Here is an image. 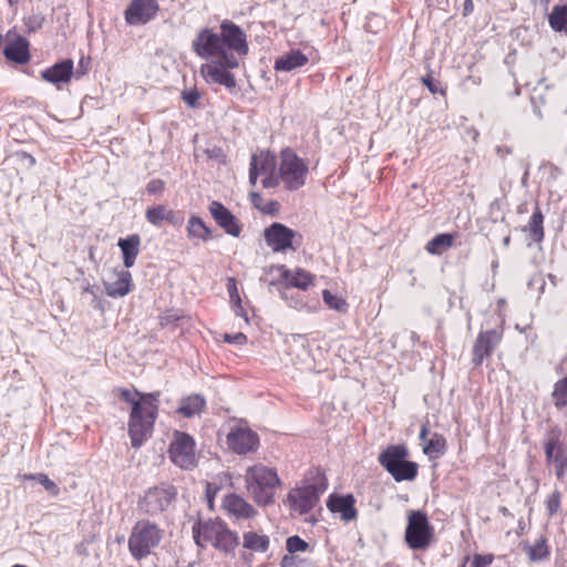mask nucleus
<instances>
[{
    "label": "nucleus",
    "instance_id": "35",
    "mask_svg": "<svg viewBox=\"0 0 567 567\" xmlns=\"http://www.w3.org/2000/svg\"><path fill=\"white\" fill-rule=\"evenodd\" d=\"M244 547L254 551L265 553L269 548V537L267 535H258L255 532L244 534Z\"/></svg>",
    "mask_w": 567,
    "mask_h": 567
},
{
    "label": "nucleus",
    "instance_id": "46",
    "mask_svg": "<svg viewBox=\"0 0 567 567\" xmlns=\"http://www.w3.org/2000/svg\"><path fill=\"white\" fill-rule=\"evenodd\" d=\"M166 184L163 179L154 178L146 184L145 190L148 195L162 196Z\"/></svg>",
    "mask_w": 567,
    "mask_h": 567
},
{
    "label": "nucleus",
    "instance_id": "39",
    "mask_svg": "<svg viewBox=\"0 0 567 567\" xmlns=\"http://www.w3.org/2000/svg\"><path fill=\"white\" fill-rule=\"evenodd\" d=\"M168 207L166 205H156L145 210V219L155 227H161L166 220Z\"/></svg>",
    "mask_w": 567,
    "mask_h": 567
},
{
    "label": "nucleus",
    "instance_id": "2",
    "mask_svg": "<svg viewBox=\"0 0 567 567\" xmlns=\"http://www.w3.org/2000/svg\"><path fill=\"white\" fill-rule=\"evenodd\" d=\"M246 487L254 501L261 506L274 503L276 487L280 484L277 472L262 464L246 470Z\"/></svg>",
    "mask_w": 567,
    "mask_h": 567
},
{
    "label": "nucleus",
    "instance_id": "22",
    "mask_svg": "<svg viewBox=\"0 0 567 567\" xmlns=\"http://www.w3.org/2000/svg\"><path fill=\"white\" fill-rule=\"evenodd\" d=\"M73 74V61L70 59L55 63L41 72V78L53 84L66 83Z\"/></svg>",
    "mask_w": 567,
    "mask_h": 567
},
{
    "label": "nucleus",
    "instance_id": "55",
    "mask_svg": "<svg viewBox=\"0 0 567 567\" xmlns=\"http://www.w3.org/2000/svg\"><path fill=\"white\" fill-rule=\"evenodd\" d=\"M178 319H179V317L176 313L168 311L159 318V323H161V326L164 327V326H167L168 323L174 322Z\"/></svg>",
    "mask_w": 567,
    "mask_h": 567
},
{
    "label": "nucleus",
    "instance_id": "59",
    "mask_svg": "<svg viewBox=\"0 0 567 567\" xmlns=\"http://www.w3.org/2000/svg\"><path fill=\"white\" fill-rule=\"evenodd\" d=\"M18 155H19L23 161H25V162H27V165H28L29 167H31V166H33V165L35 164V158H34L32 155L27 154V153H24V152H23V153H20V154H18Z\"/></svg>",
    "mask_w": 567,
    "mask_h": 567
},
{
    "label": "nucleus",
    "instance_id": "64",
    "mask_svg": "<svg viewBox=\"0 0 567 567\" xmlns=\"http://www.w3.org/2000/svg\"><path fill=\"white\" fill-rule=\"evenodd\" d=\"M229 298H230L231 307H235V306L239 307V305H241V299H240L239 293L237 295V297H229Z\"/></svg>",
    "mask_w": 567,
    "mask_h": 567
},
{
    "label": "nucleus",
    "instance_id": "36",
    "mask_svg": "<svg viewBox=\"0 0 567 567\" xmlns=\"http://www.w3.org/2000/svg\"><path fill=\"white\" fill-rule=\"evenodd\" d=\"M446 442L443 435L435 433L423 444V452L431 458H436L445 453Z\"/></svg>",
    "mask_w": 567,
    "mask_h": 567
},
{
    "label": "nucleus",
    "instance_id": "31",
    "mask_svg": "<svg viewBox=\"0 0 567 567\" xmlns=\"http://www.w3.org/2000/svg\"><path fill=\"white\" fill-rule=\"evenodd\" d=\"M455 237L456 234H439L427 241L425 249L431 255H442L453 246Z\"/></svg>",
    "mask_w": 567,
    "mask_h": 567
},
{
    "label": "nucleus",
    "instance_id": "24",
    "mask_svg": "<svg viewBox=\"0 0 567 567\" xmlns=\"http://www.w3.org/2000/svg\"><path fill=\"white\" fill-rule=\"evenodd\" d=\"M281 277L288 281L289 287L287 289L291 288H299L302 290H307L310 286L313 285L315 276L310 274L309 271L297 268L295 271H291L289 269H286L284 266Z\"/></svg>",
    "mask_w": 567,
    "mask_h": 567
},
{
    "label": "nucleus",
    "instance_id": "37",
    "mask_svg": "<svg viewBox=\"0 0 567 567\" xmlns=\"http://www.w3.org/2000/svg\"><path fill=\"white\" fill-rule=\"evenodd\" d=\"M419 465L415 462L405 460L399 467L391 473L396 482L413 481L417 475Z\"/></svg>",
    "mask_w": 567,
    "mask_h": 567
},
{
    "label": "nucleus",
    "instance_id": "34",
    "mask_svg": "<svg viewBox=\"0 0 567 567\" xmlns=\"http://www.w3.org/2000/svg\"><path fill=\"white\" fill-rule=\"evenodd\" d=\"M239 545L238 534L231 532L224 525L223 530H220L216 542L214 543V547L224 550L231 551Z\"/></svg>",
    "mask_w": 567,
    "mask_h": 567
},
{
    "label": "nucleus",
    "instance_id": "33",
    "mask_svg": "<svg viewBox=\"0 0 567 567\" xmlns=\"http://www.w3.org/2000/svg\"><path fill=\"white\" fill-rule=\"evenodd\" d=\"M523 550L527 554L529 560L533 563L546 559L550 554L547 546V539L545 537L537 539L534 545L525 543L523 545Z\"/></svg>",
    "mask_w": 567,
    "mask_h": 567
},
{
    "label": "nucleus",
    "instance_id": "57",
    "mask_svg": "<svg viewBox=\"0 0 567 567\" xmlns=\"http://www.w3.org/2000/svg\"><path fill=\"white\" fill-rule=\"evenodd\" d=\"M258 173H257V168H256V165L252 164L250 165L249 167V183L255 186L256 183H257V178H258Z\"/></svg>",
    "mask_w": 567,
    "mask_h": 567
},
{
    "label": "nucleus",
    "instance_id": "52",
    "mask_svg": "<svg viewBox=\"0 0 567 567\" xmlns=\"http://www.w3.org/2000/svg\"><path fill=\"white\" fill-rule=\"evenodd\" d=\"M224 341L234 344H245L247 342V337L241 332L235 334H225Z\"/></svg>",
    "mask_w": 567,
    "mask_h": 567
},
{
    "label": "nucleus",
    "instance_id": "28",
    "mask_svg": "<svg viewBox=\"0 0 567 567\" xmlns=\"http://www.w3.org/2000/svg\"><path fill=\"white\" fill-rule=\"evenodd\" d=\"M205 408L206 400L203 395L190 394L181 400L177 413L182 414L184 417L189 419L195 415H199L205 410Z\"/></svg>",
    "mask_w": 567,
    "mask_h": 567
},
{
    "label": "nucleus",
    "instance_id": "58",
    "mask_svg": "<svg viewBox=\"0 0 567 567\" xmlns=\"http://www.w3.org/2000/svg\"><path fill=\"white\" fill-rule=\"evenodd\" d=\"M233 310L236 313V316L243 317L245 319L246 323L249 322L248 316H247L243 305H239V307L238 306L233 307Z\"/></svg>",
    "mask_w": 567,
    "mask_h": 567
},
{
    "label": "nucleus",
    "instance_id": "47",
    "mask_svg": "<svg viewBox=\"0 0 567 567\" xmlns=\"http://www.w3.org/2000/svg\"><path fill=\"white\" fill-rule=\"evenodd\" d=\"M422 83L429 89V91L433 94L440 93L445 94V91L441 87V83L434 80L432 76H423L421 79Z\"/></svg>",
    "mask_w": 567,
    "mask_h": 567
},
{
    "label": "nucleus",
    "instance_id": "17",
    "mask_svg": "<svg viewBox=\"0 0 567 567\" xmlns=\"http://www.w3.org/2000/svg\"><path fill=\"white\" fill-rule=\"evenodd\" d=\"M545 455L548 463L555 466L557 478H561L567 467V455L559 444L558 434L551 433L545 442Z\"/></svg>",
    "mask_w": 567,
    "mask_h": 567
},
{
    "label": "nucleus",
    "instance_id": "27",
    "mask_svg": "<svg viewBox=\"0 0 567 567\" xmlns=\"http://www.w3.org/2000/svg\"><path fill=\"white\" fill-rule=\"evenodd\" d=\"M141 238L137 234L121 238L118 240V247L123 254V264L126 268H131L136 260L140 252Z\"/></svg>",
    "mask_w": 567,
    "mask_h": 567
},
{
    "label": "nucleus",
    "instance_id": "63",
    "mask_svg": "<svg viewBox=\"0 0 567 567\" xmlns=\"http://www.w3.org/2000/svg\"><path fill=\"white\" fill-rule=\"evenodd\" d=\"M76 551L80 554V555H87V550H86V547L84 545V543H81L76 546Z\"/></svg>",
    "mask_w": 567,
    "mask_h": 567
},
{
    "label": "nucleus",
    "instance_id": "40",
    "mask_svg": "<svg viewBox=\"0 0 567 567\" xmlns=\"http://www.w3.org/2000/svg\"><path fill=\"white\" fill-rule=\"evenodd\" d=\"M24 480H35L39 484H41L44 489L51 495V496H58L60 494V487L49 478V476L44 473H37V474H25L23 476Z\"/></svg>",
    "mask_w": 567,
    "mask_h": 567
},
{
    "label": "nucleus",
    "instance_id": "51",
    "mask_svg": "<svg viewBox=\"0 0 567 567\" xmlns=\"http://www.w3.org/2000/svg\"><path fill=\"white\" fill-rule=\"evenodd\" d=\"M249 197H250V202L252 204V206L255 208H257L258 210L265 213V214H272V210L271 209H266V207H262V196L257 193V192H251L249 194Z\"/></svg>",
    "mask_w": 567,
    "mask_h": 567
},
{
    "label": "nucleus",
    "instance_id": "42",
    "mask_svg": "<svg viewBox=\"0 0 567 567\" xmlns=\"http://www.w3.org/2000/svg\"><path fill=\"white\" fill-rule=\"evenodd\" d=\"M554 403L557 408L567 406V375L557 381L553 391Z\"/></svg>",
    "mask_w": 567,
    "mask_h": 567
},
{
    "label": "nucleus",
    "instance_id": "20",
    "mask_svg": "<svg viewBox=\"0 0 567 567\" xmlns=\"http://www.w3.org/2000/svg\"><path fill=\"white\" fill-rule=\"evenodd\" d=\"M29 48L30 43L24 37L16 35L7 41L3 48V55L11 62L25 64L31 58Z\"/></svg>",
    "mask_w": 567,
    "mask_h": 567
},
{
    "label": "nucleus",
    "instance_id": "4",
    "mask_svg": "<svg viewBox=\"0 0 567 567\" xmlns=\"http://www.w3.org/2000/svg\"><path fill=\"white\" fill-rule=\"evenodd\" d=\"M278 172L285 188L295 192L306 185L309 167L308 163L292 148L285 147L279 154Z\"/></svg>",
    "mask_w": 567,
    "mask_h": 567
},
{
    "label": "nucleus",
    "instance_id": "25",
    "mask_svg": "<svg viewBox=\"0 0 567 567\" xmlns=\"http://www.w3.org/2000/svg\"><path fill=\"white\" fill-rule=\"evenodd\" d=\"M105 291L109 297L121 298L132 290V275L127 270L117 274V278L113 282H104Z\"/></svg>",
    "mask_w": 567,
    "mask_h": 567
},
{
    "label": "nucleus",
    "instance_id": "50",
    "mask_svg": "<svg viewBox=\"0 0 567 567\" xmlns=\"http://www.w3.org/2000/svg\"><path fill=\"white\" fill-rule=\"evenodd\" d=\"M492 561H493V555L476 554V555H474L470 567H486V566L491 565Z\"/></svg>",
    "mask_w": 567,
    "mask_h": 567
},
{
    "label": "nucleus",
    "instance_id": "1",
    "mask_svg": "<svg viewBox=\"0 0 567 567\" xmlns=\"http://www.w3.org/2000/svg\"><path fill=\"white\" fill-rule=\"evenodd\" d=\"M120 396L132 404L128 420V434L132 446L138 449L152 435L156 420V409L150 403L141 402V393L128 389H121Z\"/></svg>",
    "mask_w": 567,
    "mask_h": 567
},
{
    "label": "nucleus",
    "instance_id": "41",
    "mask_svg": "<svg viewBox=\"0 0 567 567\" xmlns=\"http://www.w3.org/2000/svg\"><path fill=\"white\" fill-rule=\"evenodd\" d=\"M322 299L330 309H333L340 313H346L348 311L347 301L343 298L333 295L328 289L322 291Z\"/></svg>",
    "mask_w": 567,
    "mask_h": 567
},
{
    "label": "nucleus",
    "instance_id": "7",
    "mask_svg": "<svg viewBox=\"0 0 567 567\" xmlns=\"http://www.w3.org/2000/svg\"><path fill=\"white\" fill-rule=\"evenodd\" d=\"M434 536V528L430 524L427 515L422 511H410L404 539L413 550L425 549L430 546Z\"/></svg>",
    "mask_w": 567,
    "mask_h": 567
},
{
    "label": "nucleus",
    "instance_id": "38",
    "mask_svg": "<svg viewBox=\"0 0 567 567\" xmlns=\"http://www.w3.org/2000/svg\"><path fill=\"white\" fill-rule=\"evenodd\" d=\"M549 24L553 30L567 33V6H555L553 8Z\"/></svg>",
    "mask_w": 567,
    "mask_h": 567
},
{
    "label": "nucleus",
    "instance_id": "14",
    "mask_svg": "<svg viewBox=\"0 0 567 567\" xmlns=\"http://www.w3.org/2000/svg\"><path fill=\"white\" fill-rule=\"evenodd\" d=\"M296 231L284 224L274 223L265 230V240L274 251H284L292 248Z\"/></svg>",
    "mask_w": 567,
    "mask_h": 567
},
{
    "label": "nucleus",
    "instance_id": "18",
    "mask_svg": "<svg viewBox=\"0 0 567 567\" xmlns=\"http://www.w3.org/2000/svg\"><path fill=\"white\" fill-rule=\"evenodd\" d=\"M355 498L352 494H331L327 501V507L332 513H339L341 518L350 522L357 518L358 511L354 506Z\"/></svg>",
    "mask_w": 567,
    "mask_h": 567
},
{
    "label": "nucleus",
    "instance_id": "13",
    "mask_svg": "<svg viewBox=\"0 0 567 567\" xmlns=\"http://www.w3.org/2000/svg\"><path fill=\"white\" fill-rule=\"evenodd\" d=\"M159 10L157 0H132L124 11L130 25H142L153 20Z\"/></svg>",
    "mask_w": 567,
    "mask_h": 567
},
{
    "label": "nucleus",
    "instance_id": "8",
    "mask_svg": "<svg viewBox=\"0 0 567 567\" xmlns=\"http://www.w3.org/2000/svg\"><path fill=\"white\" fill-rule=\"evenodd\" d=\"M168 455L171 461L183 470H192L196 466L194 439L181 431H175L169 444Z\"/></svg>",
    "mask_w": 567,
    "mask_h": 567
},
{
    "label": "nucleus",
    "instance_id": "15",
    "mask_svg": "<svg viewBox=\"0 0 567 567\" xmlns=\"http://www.w3.org/2000/svg\"><path fill=\"white\" fill-rule=\"evenodd\" d=\"M228 70L231 69L224 63V60H215L200 68L202 74L208 82L217 83L233 90L236 87V80Z\"/></svg>",
    "mask_w": 567,
    "mask_h": 567
},
{
    "label": "nucleus",
    "instance_id": "53",
    "mask_svg": "<svg viewBox=\"0 0 567 567\" xmlns=\"http://www.w3.org/2000/svg\"><path fill=\"white\" fill-rule=\"evenodd\" d=\"M158 396H159V393L155 392V393H148V394H141L140 399H141V402H143L145 404L150 403L151 405H153L157 412L158 411V408H157Z\"/></svg>",
    "mask_w": 567,
    "mask_h": 567
},
{
    "label": "nucleus",
    "instance_id": "48",
    "mask_svg": "<svg viewBox=\"0 0 567 567\" xmlns=\"http://www.w3.org/2000/svg\"><path fill=\"white\" fill-rule=\"evenodd\" d=\"M200 97V94L197 90H185L182 92L183 101L190 107L196 106V102Z\"/></svg>",
    "mask_w": 567,
    "mask_h": 567
},
{
    "label": "nucleus",
    "instance_id": "45",
    "mask_svg": "<svg viewBox=\"0 0 567 567\" xmlns=\"http://www.w3.org/2000/svg\"><path fill=\"white\" fill-rule=\"evenodd\" d=\"M45 21L44 16L41 13L32 14L24 19V24L29 33L35 32L39 29L42 28L43 23Z\"/></svg>",
    "mask_w": 567,
    "mask_h": 567
},
{
    "label": "nucleus",
    "instance_id": "19",
    "mask_svg": "<svg viewBox=\"0 0 567 567\" xmlns=\"http://www.w3.org/2000/svg\"><path fill=\"white\" fill-rule=\"evenodd\" d=\"M224 525L225 524L220 520L196 522L193 526L195 543L199 547H205L208 543L214 545Z\"/></svg>",
    "mask_w": 567,
    "mask_h": 567
},
{
    "label": "nucleus",
    "instance_id": "54",
    "mask_svg": "<svg viewBox=\"0 0 567 567\" xmlns=\"http://www.w3.org/2000/svg\"><path fill=\"white\" fill-rule=\"evenodd\" d=\"M166 216L167 217L165 221L169 223L173 226H179L183 223V218H181L178 214L171 208L167 209Z\"/></svg>",
    "mask_w": 567,
    "mask_h": 567
},
{
    "label": "nucleus",
    "instance_id": "23",
    "mask_svg": "<svg viewBox=\"0 0 567 567\" xmlns=\"http://www.w3.org/2000/svg\"><path fill=\"white\" fill-rule=\"evenodd\" d=\"M224 508L236 518H250L256 515V509L243 497L229 494L224 498Z\"/></svg>",
    "mask_w": 567,
    "mask_h": 567
},
{
    "label": "nucleus",
    "instance_id": "32",
    "mask_svg": "<svg viewBox=\"0 0 567 567\" xmlns=\"http://www.w3.org/2000/svg\"><path fill=\"white\" fill-rule=\"evenodd\" d=\"M255 164L258 175L275 173L277 162L276 156L270 152H261L259 155L254 154L250 158V165Z\"/></svg>",
    "mask_w": 567,
    "mask_h": 567
},
{
    "label": "nucleus",
    "instance_id": "30",
    "mask_svg": "<svg viewBox=\"0 0 567 567\" xmlns=\"http://www.w3.org/2000/svg\"><path fill=\"white\" fill-rule=\"evenodd\" d=\"M523 231L528 234L532 243L539 244L543 241L544 231V215L537 206L535 212L532 214L526 226L523 227Z\"/></svg>",
    "mask_w": 567,
    "mask_h": 567
},
{
    "label": "nucleus",
    "instance_id": "10",
    "mask_svg": "<svg viewBox=\"0 0 567 567\" xmlns=\"http://www.w3.org/2000/svg\"><path fill=\"white\" fill-rule=\"evenodd\" d=\"M220 40L224 50L234 55L245 56L248 53L247 37L244 30L231 21L220 23Z\"/></svg>",
    "mask_w": 567,
    "mask_h": 567
},
{
    "label": "nucleus",
    "instance_id": "29",
    "mask_svg": "<svg viewBox=\"0 0 567 567\" xmlns=\"http://www.w3.org/2000/svg\"><path fill=\"white\" fill-rule=\"evenodd\" d=\"M187 237L197 245L199 241H208L213 238L212 230L198 216H192L187 223Z\"/></svg>",
    "mask_w": 567,
    "mask_h": 567
},
{
    "label": "nucleus",
    "instance_id": "60",
    "mask_svg": "<svg viewBox=\"0 0 567 567\" xmlns=\"http://www.w3.org/2000/svg\"><path fill=\"white\" fill-rule=\"evenodd\" d=\"M295 559L291 556L285 555L281 559L280 567H292Z\"/></svg>",
    "mask_w": 567,
    "mask_h": 567
},
{
    "label": "nucleus",
    "instance_id": "49",
    "mask_svg": "<svg viewBox=\"0 0 567 567\" xmlns=\"http://www.w3.org/2000/svg\"><path fill=\"white\" fill-rule=\"evenodd\" d=\"M280 182L279 172L276 171L275 173L266 175V177L261 179V185L264 188H275Z\"/></svg>",
    "mask_w": 567,
    "mask_h": 567
},
{
    "label": "nucleus",
    "instance_id": "56",
    "mask_svg": "<svg viewBox=\"0 0 567 567\" xmlns=\"http://www.w3.org/2000/svg\"><path fill=\"white\" fill-rule=\"evenodd\" d=\"M227 291L229 293V297H237V295L239 293L238 288H237V282L234 277L228 278Z\"/></svg>",
    "mask_w": 567,
    "mask_h": 567
},
{
    "label": "nucleus",
    "instance_id": "5",
    "mask_svg": "<svg viewBox=\"0 0 567 567\" xmlns=\"http://www.w3.org/2000/svg\"><path fill=\"white\" fill-rule=\"evenodd\" d=\"M192 47L194 52L202 59L216 58L217 60H224V63L230 69L239 66L238 58L223 49L219 33L214 32L212 29L205 28L200 30L194 39Z\"/></svg>",
    "mask_w": 567,
    "mask_h": 567
},
{
    "label": "nucleus",
    "instance_id": "11",
    "mask_svg": "<svg viewBox=\"0 0 567 567\" xmlns=\"http://www.w3.org/2000/svg\"><path fill=\"white\" fill-rule=\"evenodd\" d=\"M503 337L501 328H494L478 333L472 350V363L478 367L484 359L492 355Z\"/></svg>",
    "mask_w": 567,
    "mask_h": 567
},
{
    "label": "nucleus",
    "instance_id": "26",
    "mask_svg": "<svg viewBox=\"0 0 567 567\" xmlns=\"http://www.w3.org/2000/svg\"><path fill=\"white\" fill-rule=\"evenodd\" d=\"M308 56L299 50H292L287 54L279 56L275 61V70L281 72H290L297 68H301L308 63Z\"/></svg>",
    "mask_w": 567,
    "mask_h": 567
},
{
    "label": "nucleus",
    "instance_id": "12",
    "mask_svg": "<svg viewBox=\"0 0 567 567\" xmlns=\"http://www.w3.org/2000/svg\"><path fill=\"white\" fill-rule=\"evenodd\" d=\"M227 444L237 454H247L257 450L259 437L257 433L241 424L234 425L227 434Z\"/></svg>",
    "mask_w": 567,
    "mask_h": 567
},
{
    "label": "nucleus",
    "instance_id": "62",
    "mask_svg": "<svg viewBox=\"0 0 567 567\" xmlns=\"http://www.w3.org/2000/svg\"><path fill=\"white\" fill-rule=\"evenodd\" d=\"M496 153L501 156V157H504L505 155L507 154H511L512 153V150L507 146H497L496 147Z\"/></svg>",
    "mask_w": 567,
    "mask_h": 567
},
{
    "label": "nucleus",
    "instance_id": "6",
    "mask_svg": "<svg viewBox=\"0 0 567 567\" xmlns=\"http://www.w3.org/2000/svg\"><path fill=\"white\" fill-rule=\"evenodd\" d=\"M162 539V530L150 520H138L128 537V549L135 559L145 558Z\"/></svg>",
    "mask_w": 567,
    "mask_h": 567
},
{
    "label": "nucleus",
    "instance_id": "3",
    "mask_svg": "<svg viewBox=\"0 0 567 567\" xmlns=\"http://www.w3.org/2000/svg\"><path fill=\"white\" fill-rule=\"evenodd\" d=\"M327 487L328 483L324 474L317 470L303 486L292 488L288 493L287 499L290 508L300 515L309 513L319 503L320 496Z\"/></svg>",
    "mask_w": 567,
    "mask_h": 567
},
{
    "label": "nucleus",
    "instance_id": "44",
    "mask_svg": "<svg viewBox=\"0 0 567 567\" xmlns=\"http://www.w3.org/2000/svg\"><path fill=\"white\" fill-rule=\"evenodd\" d=\"M560 497L561 494L557 489L548 495L546 499V508L549 516H553L558 512L560 507Z\"/></svg>",
    "mask_w": 567,
    "mask_h": 567
},
{
    "label": "nucleus",
    "instance_id": "21",
    "mask_svg": "<svg viewBox=\"0 0 567 567\" xmlns=\"http://www.w3.org/2000/svg\"><path fill=\"white\" fill-rule=\"evenodd\" d=\"M409 456V450L403 444L390 445L379 454L378 461L380 465L391 474L400 464Z\"/></svg>",
    "mask_w": 567,
    "mask_h": 567
},
{
    "label": "nucleus",
    "instance_id": "43",
    "mask_svg": "<svg viewBox=\"0 0 567 567\" xmlns=\"http://www.w3.org/2000/svg\"><path fill=\"white\" fill-rule=\"evenodd\" d=\"M309 545L307 542H305L299 536H290L287 538L286 542V548L290 554H295L298 551H306L308 549Z\"/></svg>",
    "mask_w": 567,
    "mask_h": 567
},
{
    "label": "nucleus",
    "instance_id": "16",
    "mask_svg": "<svg viewBox=\"0 0 567 567\" xmlns=\"http://www.w3.org/2000/svg\"><path fill=\"white\" fill-rule=\"evenodd\" d=\"M208 209L216 224L223 228L225 233L233 237L240 236L241 227L235 215L226 206L214 200L209 204Z\"/></svg>",
    "mask_w": 567,
    "mask_h": 567
},
{
    "label": "nucleus",
    "instance_id": "61",
    "mask_svg": "<svg viewBox=\"0 0 567 567\" xmlns=\"http://www.w3.org/2000/svg\"><path fill=\"white\" fill-rule=\"evenodd\" d=\"M427 434H429V426H427V424H423L421 426V431H420V440L425 443L427 441L426 440Z\"/></svg>",
    "mask_w": 567,
    "mask_h": 567
},
{
    "label": "nucleus",
    "instance_id": "9",
    "mask_svg": "<svg viewBox=\"0 0 567 567\" xmlns=\"http://www.w3.org/2000/svg\"><path fill=\"white\" fill-rule=\"evenodd\" d=\"M177 489L172 485H162L150 488L138 502L142 512L148 515H157L169 508L176 499Z\"/></svg>",
    "mask_w": 567,
    "mask_h": 567
}]
</instances>
